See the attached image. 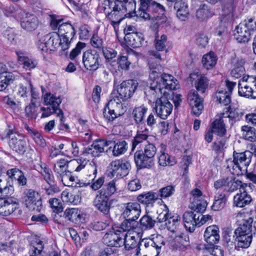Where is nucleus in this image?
Listing matches in <instances>:
<instances>
[{"instance_id":"nucleus-1","label":"nucleus","mask_w":256,"mask_h":256,"mask_svg":"<svg viewBox=\"0 0 256 256\" xmlns=\"http://www.w3.org/2000/svg\"><path fill=\"white\" fill-rule=\"evenodd\" d=\"M150 86L145 92L154 98L158 96L159 94L166 95L164 89L174 90L176 88L177 80L170 74H164L154 70L150 74Z\"/></svg>"},{"instance_id":"nucleus-2","label":"nucleus","mask_w":256,"mask_h":256,"mask_svg":"<svg viewBox=\"0 0 256 256\" xmlns=\"http://www.w3.org/2000/svg\"><path fill=\"white\" fill-rule=\"evenodd\" d=\"M139 7L136 11V16L144 20L152 22L161 20L162 24L166 21L164 6L154 0H138Z\"/></svg>"},{"instance_id":"nucleus-3","label":"nucleus","mask_w":256,"mask_h":256,"mask_svg":"<svg viewBox=\"0 0 256 256\" xmlns=\"http://www.w3.org/2000/svg\"><path fill=\"white\" fill-rule=\"evenodd\" d=\"M253 222L252 218L246 217L235 230L233 237H236L238 247L246 248L250 246L252 236L256 233V226L253 225Z\"/></svg>"},{"instance_id":"nucleus-4","label":"nucleus","mask_w":256,"mask_h":256,"mask_svg":"<svg viewBox=\"0 0 256 256\" xmlns=\"http://www.w3.org/2000/svg\"><path fill=\"white\" fill-rule=\"evenodd\" d=\"M103 7L106 18L115 28L124 18V9L122 0H104Z\"/></svg>"},{"instance_id":"nucleus-5","label":"nucleus","mask_w":256,"mask_h":256,"mask_svg":"<svg viewBox=\"0 0 256 256\" xmlns=\"http://www.w3.org/2000/svg\"><path fill=\"white\" fill-rule=\"evenodd\" d=\"M68 42H64L63 38L56 32H50L42 36L38 42V48L42 52L55 50L58 48L64 51L70 47Z\"/></svg>"},{"instance_id":"nucleus-6","label":"nucleus","mask_w":256,"mask_h":256,"mask_svg":"<svg viewBox=\"0 0 256 256\" xmlns=\"http://www.w3.org/2000/svg\"><path fill=\"white\" fill-rule=\"evenodd\" d=\"M50 25L52 30H56L58 27L57 33L62 37L64 42H68L70 45V42L76 34L74 26L70 22H63L60 24L62 19L60 18L58 16L50 15Z\"/></svg>"},{"instance_id":"nucleus-7","label":"nucleus","mask_w":256,"mask_h":256,"mask_svg":"<svg viewBox=\"0 0 256 256\" xmlns=\"http://www.w3.org/2000/svg\"><path fill=\"white\" fill-rule=\"evenodd\" d=\"M154 144L150 142L145 144L144 152L137 150L134 154L136 166L140 168H150L154 164V156L156 152Z\"/></svg>"},{"instance_id":"nucleus-8","label":"nucleus","mask_w":256,"mask_h":256,"mask_svg":"<svg viewBox=\"0 0 256 256\" xmlns=\"http://www.w3.org/2000/svg\"><path fill=\"white\" fill-rule=\"evenodd\" d=\"M126 110L119 97H116L109 100L103 112L104 117L108 121H112L119 116L123 115Z\"/></svg>"},{"instance_id":"nucleus-9","label":"nucleus","mask_w":256,"mask_h":256,"mask_svg":"<svg viewBox=\"0 0 256 256\" xmlns=\"http://www.w3.org/2000/svg\"><path fill=\"white\" fill-rule=\"evenodd\" d=\"M44 102L46 105H50V106L40 108V110L42 112L41 118H47L54 112L57 114L58 116L62 114V110L58 108L62 102L60 96H57L50 93H46L44 96Z\"/></svg>"},{"instance_id":"nucleus-10","label":"nucleus","mask_w":256,"mask_h":256,"mask_svg":"<svg viewBox=\"0 0 256 256\" xmlns=\"http://www.w3.org/2000/svg\"><path fill=\"white\" fill-rule=\"evenodd\" d=\"M238 86L240 96L256 98V77L244 76L239 80Z\"/></svg>"},{"instance_id":"nucleus-11","label":"nucleus","mask_w":256,"mask_h":256,"mask_svg":"<svg viewBox=\"0 0 256 256\" xmlns=\"http://www.w3.org/2000/svg\"><path fill=\"white\" fill-rule=\"evenodd\" d=\"M173 108L172 104L166 95L158 98L156 101L154 109L157 116L163 120H166L171 114Z\"/></svg>"},{"instance_id":"nucleus-12","label":"nucleus","mask_w":256,"mask_h":256,"mask_svg":"<svg viewBox=\"0 0 256 256\" xmlns=\"http://www.w3.org/2000/svg\"><path fill=\"white\" fill-rule=\"evenodd\" d=\"M6 136L9 138V146L19 154H24L26 150V142L23 136L9 130Z\"/></svg>"},{"instance_id":"nucleus-13","label":"nucleus","mask_w":256,"mask_h":256,"mask_svg":"<svg viewBox=\"0 0 256 256\" xmlns=\"http://www.w3.org/2000/svg\"><path fill=\"white\" fill-rule=\"evenodd\" d=\"M138 86V83L133 80L123 81L117 88L118 97L122 101L126 100L132 97Z\"/></svg>"},{"instance_id":"nucleus-14","label":"nucleus","mask_w":256,"mask_h":256,"mask_svg":"<svg viewBox=\"0 0 256 256\" xmlns=\"http://www.w3.org/2000/svg\"><path fill=\"white\" fill-rule=\"evenodd\" d=\"M242 182L236 179L234 176H228L226 178L218 180L214 182V187L218 190L223 188L222 192H233L238 188Z\"/></svg>"},{"instance_id":"nucleus-15","label":"nucleus","mask_w":256,"mask_h":256,"mask_svg":"<svg viewBox=\"0 0 256 256\" xmlns=\"http://www.w3.org/2000/svg\"><path fill=\"white\" fill-rule=\"evenodd\" d=\"M25 204L30 210L40 212L42 207L41 198L38 192L29 189L24 192Z\"/></svg>"},{"instance_id":"nucleus-16","label":"nucleus","mask_w":256,"mask_h":256,"mask_svg":"<svg viewBox=\"0 0 256 256\" xmlns=\"http://www.w3.org/2000/svg\"><path fill=\"white\" fill-rule=\"evenodd\" d=\"M120 230L113 228L106 233L102 238L103 243L109 246H120L123 244V238L125 236V234Z\"/></svg>"},{"instance_id":"nucleus-17","label":"nucleus","mask_w":256,"mask_h":256,"mask_svg":"<svg viewBox=\"0 0 256 256\" xmlns=\"http://www.w3.org/2000/svg\"><path fill=\"white\" fill-rule=\"evenodd\" d=\"M224 88H220L215 94V98L220 104L224 106H227L231 102L230 94L234 87L236 85V82L229 80L225 82Z\"/></svg>"},{"instance_id":"nucleus-18","label":"nucleus","mask_w":256,"mask_h":256,"mask_svg":"<svg viewBox=\"0 0 256 256\" xmlns=\"http://www.w3.org/2000/svg\"><path fill=\"white\" fill-rule=\"evenodd\" d=\"M110 172L112 176L124 177L127 176L130 168V164L128 161L116 160L110 163Z\"/></svg>"},{"instance_id":"nucleus-19","label":"nucleus","mask_w":256,"mask_h":256,"mask_svg":"<svg viewBox=\"0 0 256 256\" xmlns=\"http://www.w3.org/2000/svg\"><path fill=\"white\" fill-rule=\"evenodd\" d=\"M100 60L99 54L95 50H87L83 54L82 62L88 70H96L99 67Z\"/></svg>"},{"instance_id":"nucleus-20","label":"nucleus","mask_w":256,"mask_h":256,"mask_svg":"<svg viewBox=\"0 0 256 256\" xmlns=\"http://www.w3.org/2000/svg\"><path fill=\"white\" fill-rule=\"evenodd\" d=\"M141 212V206L138 202H129L124 204L122 216L124 218L137 220Z\"/></svg>"},{"instance_id":"nucleus-21","label":"nucleus","mask_w":256,"mask_h":256,"mask_svg":"<svg viewBox=\"0 0 256 256\" xmlns=\"http://www.w3.org/2000/svg\"><path fill=\"white\" fill-rule=\"evenodd\" d=\"M187 100L192 108V112L196 116H199L204 109V106L202 99L199 96L197 92L190 90L188 94Z\"/></svg>"},{"instance_id":"nucleus-22","label":"nucleus","mask_w":256,"mask_h":256,"mask_svg":"<svg viewBox=\"0 0 256 256\" xmlns=\"http://www.w3.org/2000/svg\"><path fill=\"white\" fill-rule=\"evenodd\" d=\"M18 204L12 197L0 198V215L8 216L17 208Z\"/></svg>"},{"instance_id":"nucleus-23","label":"nucleus","mask_w":256,"mask_h":256,"mask_svg":"<svg viewBox=\"0 0 256 256\" xmlns=\"http://www.w3.org/2000/svg\"><path fill=\"white\" fill-rule=\"evenodd\" d=\"M110 203L109 198L106 196L97 192L96 197L93 201L94 206L100 212L106 215L109 214L110 210Z\"/></svg>"},{"instance_id":"nucleus-24","label":"nucleus","mask_w":256,"mask_h":256,"mask_svg":"<svg viewBox=\"0 0 256 256\" xmlns=\"http://www.w3.org/2000/svg\"><path fill=\"white\" fill-rule=\"evenodd\" d=\"M220 230L216 225H212L207 227L204 231V238L207 243L214 246L220 240Z\"/></svg>"},{"instance_id":"nucleus-25","label":"nucleus","mask_w":256,"mask_h":256,"mask_svg":"<svg viewBox=\"0 0 256 256\" xmlns=\"http://www.w3.org/2000/svg\"><path fill=\"white\" fill-rule=\"evenodd\" d=\"M149 137L148 130L144 128V130H138L136 134L132 140V150L134 151L135 148H140L142 145L149 142L148 139Z\"/></svg>"},{"instance_id":"nucleus-26","label":"nucleus","mask_w":256,"mask_h":256,"mask_svg":"<svg viewBox=\"0 0 256 256\" xmlns=\"http://www.w3.org/2000/svg\"><path fill=\"white\" fill-rule=\"evenodd\" d=\"M38 24V19L33 14L26 13L21 19L20 25L22 28L28 31L34 30Z\"/></svg>"},{"instance_id":"nucleus-27","label":"nucleus","mask_w":256,"mask_h":256,"mask_svg":"<svg viewBox=\"0 0 256 256\" xmlns=\"http://www.w3.org/2000/svg\"><path fill=\"white\" fill-rule=\"evenodd\" d=\"M182 218L186 228L190 232H194L196 226H198L197 213L192 211L186 212Z\"/></svg>"},{"instance_id":"nucleus-28","label":"nucleus","mask_w":256,"mask_h":256,"mask_svg":"<svg viewBox=\"0 0 256 256\" xmlns=\"http://www.w3.org/2000/svg\"><path fill=\"white\" fill-rule=\"evenodd\" d=\"M189 246V236L186 232H182L175 236L172 246L176 250L184 251Z\"/></svg>"},{"instance_id":"nucleus-29","label":"nucleus","mask_w":256,"mask_h":256,"mask_svg":"<svg viewBox=\"0 0 256 256\" xmlns=\"http://www.w3.org/2000/svg\"><path fill=\"white\" fill-rule=\"evenodd\" d=\"M144 244L146 248L151 247L156 249V256L158 255L160 249L165 244L163 237L161 236H158L152 239H144L140 242V245Z\"/></svg>"},{"instance_id":"nucleus-30","label":"nucleus","mask_w":256,"mask_h":256,"mask_svg":"<svg viewBox=\"0 0 256 256\" xmlns=\"http://www.w3.org/2000/svg\"><path fill=\"white\" fill-rule=\"evenodd\" d=\"M233 157L237 164L240 165L242 168L246 169L247 166L250 164L252 158V154L250 151H245L244 152H237L234 151Z\"/></svg>"},{"instance_id":"nucleus-31","label":"nucleus","mask_w":256,"mask_h":256,"mask_svg":"<svg viewBox=\"0 0 256 256\" xmlns=\"http://www.w3.org/2000/svg\"><path fill=\"white\" fill-rule=\"evenodd\" d=\"M124 38L127 44L133 48H140L144 42L143 35L141 33L128 34Z\"/></svg>"},{"instance_id":"nucleus-32","label":"nucleus","mask_w":256,"mask_h":256,"mask_svg":"<svg viewBox=\"0 0 256 256\" xmlns=\"http://www.w3.org/2000/svg\"><path fill=\"white\" fill-rule=\"evenodd\" d=\"M123 244L126 250H133L135 255L138 254L140 242H137L134 236H128L125 234V236L123 238Z\"/></svg>"},{"instance_id":"nucleus-33","label":"nucleus","mask_w":256,"mask_h":256,"mask_svg":"<svg viewBox=\"0 0 256 256\" xmlns=\"http://www.w3.org/2000/svg\"><path fill=\"white\" fill-rule=\"evenodd\" d=\"M68 166V162L64 159H60L54 166V170L56 172L62 176V181H66L67 178V171Z\"/></svg>"},{"instance_id":"nucleus-34","label":"nucleus","mask_w":256,"mask_h":256,"mask_svg":"<svg viewBox=\"0 0 256 256\" xmlns=\"http://www.w3.org/2000/svg\"><path fill=\"white\" fill-rule=\"evenodd\" d=\"M236 32L234 33V36L235 38L238 42H248L250 38V32L247 31L244 28L243 25L239 24L236 28Z\"/></svg>"},{"instance_id":"nucleus-35","label":"nucleus","mask_w":256,"mask_h":256,"mask_svg":"<svg viewBox=\"0 0 256 256\" xmlns=\"http://www.w3.org/2000/svg\"><path fill=\"white\" fill-rule=\"evenodd\" d=\"M6 174L10 178L17 180L19 185L23 186L26 184L27 180L24 172L18 168H14L8 170Z\"/></svg>"},{"instance_id":"nucleus-36","label":"nucleus","mask_w":256,"mask_h":256,"mask_svg":"<svg viewBox=\"0 0 256 256\" xmlns=\"http://www.w3.org/2000/svg\"><path fill=\"white\" fill-rule=\"evenodd\" d=\"M226 194L224 192H218L214 196V200L212 206L214 210H220L224 208L227 202Z\"/></svg>"},{"instance_id":"nucleus-37","label":"nucleus","mask_w":256,"mask_h":256,"mask_svg":"<svg viewBox=\"0 0 256 256\" xmlns=\"http://www.w3.org/2000/svg\"><path fill=\"white\" fill-rule=\"evenodd\" d=\"M224 121L225 120L222 116L212 122L210 128L217 135L220 136H224L226 132Z\"/></svg>"},{"instance_id":"nucleus-38","label":"nucleus","mask_w":256,"mask_h":256,"mask_svg":"<svg viewBox=\"0 0 256 256\" xmlns=\"http://www.w3.org/2000/svg\"><path fill=\"white\" fill-rule=\"evenodd\" d=\"M216 56L212 52L204 54L202 60L204 67L206 70L212 68L216 64Z\"/></svg>"},{"instance_id":"nucleus-39","label":"nucleus","mask_w":256,"mask_h":256,"mask_svg":"<svg viewBox=\"0 0 256 256\" xmlns=\"http://www.w3.org/2000/svg\"><path fill=\"white\" fill-rule=\"evenodd\" d=\"M252 198L248 194H237L234 198V204L240 208H242L250 204Z\"/></svg>"},{"instance_id":"nucleus-40","label":"nucleus","mask_w":256,"mask_h":256,"mask_svg":"<svg viewBox=\"0 0 256 256\" xmlns=\"http://www.w3.org/2000/svg\"><path fill=\"white\" fill-rule=\"evenodd\" d=\"M227 109V112H228V115L224 116L225 114L223 113L222 114V116L224 119H226L225 120L228 119L231 124H232L236 120H238L243 115V112L238 108H231L229 106Z\"/></svg>"},{"instance_id":"nucleus-41","label":"nucleus","mask_w":256,"mask_h":256,"mask_svg":"<svg viewBox=\"0 0 256 256\" xmlns=\"http://www.w3.org/2000/svg\"><path fill=\"white\" fill-rule=\"evenodd\" d=\"M166 226L168 230L172 232H176L178 230L180 226V217L178 216H170L167 222H166Z\"/></svg>"},{"instance_id":"nucleus-42","label":"nucleus","mask_w":256,"mask_h":256,"mask_svg":"<svg viewBox=\"0 0 256 256\" xmlns=\"http://www.w3.org/2000/svg\"><path fill=\"white\" fill-rule=\"evenodd\" d=\"M207 205V202L204 199L200 198L192 200L190 206L191 209L194 210L193 212L202 213L206 210Z\"/></svg>"},{"instance_id":"nucleus-43","label":"nucleus","mask_w":256,"mask_h":256,"mask_svg":"<svg viewBox=\"0 0 256 256\" xmlns=\"http://www.w3.org/2000/svg\"><path fill=\"white\" fill-rule=\"evenodd\" d=\"M116 182V181L115 180H111L106 184L102 188L98 190V192L110 198L114 194L117 190Z\"/></svg>"},{"instance_id":"nucleus-44","label":"nucleus","mask_w":256,"mask_h":256,"mask_svg":"<svg viewBox=\"0 0 256 256\" xmlns=\"http://www.w3.org/2000/svg\"><path fill=\"white\" fill-rule=\"evenodd\" d=\"M138 222L136 220H129V218H126L124 220L120 226L118 228V230H120V232L125 234L124 232H128L131 230H134L138 228Z\"/></svg>"},{"instance_id":"nucleus-45","label":"nucleus","mask_w":256,"mask_h":256,"mask_svg":"<svg viewBox=\"0 0 256 256\" xmlns=\"http://www.w3.org/2000/svg\"><path fill=\"white\" fill-rule=\"evenodd\" d=\"M16 54L18 62L24 65V68L26 70H30L36 67V62L28 57L24 56L22 52H16Z\"/></svg>"},{"instance_id":"nucleus-46","label":"nucleus","mask_w":256,"mask_h":256,"mask_svg":"<svg viewBox=\"0 0 256 256\" xmlns=\"http://www.w3.org/2000/svg\"><path fill=\"white\" fill-rule=\"evenodd\" d=\"M245 62L244 59H238L234 65V68L231 71V75L236 78H239L244 74V64Z\"/></svg>"},{"instance_id":"nucleus-47","label":"nucleus","mask_w":256,"mask_h":256,"mask_svg":"<svg viewBox=\"0 0 256 256\" xmlns=\"http://www.w3.org/2000/svg\"><path fill=\"white\" fill-rule=\"evenodd\" d=\"M160 152V154L158 157V163L160 166H173L176 163L175 158L170 157L168 154L162 150Z\"/></svg>"},{"instance_id":"nucleus-48","label":"nucleus","mask_w":256,"mask_h":256,"mask_svg":"<svg viewBox=\"0 0 256 256\" xmlns=\"http://www.w3.org/2000/svg\"><path fill=\"white\" fill-rule=\"evenodd\" d=\"M138 202L148 204L153 201L158 200V195L156 192H149L145 194H142L138 195L137 198Z\"/></svg>"},{"instance_id":"nucleus-49","label":"nucleus","mask_w":256,"mask_h":256,"mask_svg":"<svg viewBox=\"0 0 256 256\" xmlns=\"http://www.w3.org/2000/svg\"><path fill=\"white\" fill-rule=\"evenodd\" d=\"M146 111L147 108L144 106L136 107L134 109L132 114L136 124H140L143 121Z\"/></svg>"},{"instance_id":"nucleus-50","label":"nucleus","mask_w":256,"mask_h":256,"mask_svg":"<svg viewBox=\"0 0 256 256\" xmlns=\"http://www.w3.org/2000/svg\"><path fill=\"white\" fill-rule=\"evenodd\" d=\"M114 146L112 150L113 155L118 156L126 152L128 149V144L125 140L118 141L117 142H114Z\"/></svg>"},{"instance_id":"nucleus-51","label":"nucleus","mask_w":256,"mask_h":256,"mask_svg":"<svg viewBox=\"0 0 256 256\" xmlns=\"http://www.w3.org/2000/svg\"><path fill=\"white\" fill-rule=\"evenodd\" d=\"M78 211V209L74 208H67L64 211L63 216L68 220L76 222L78 221V219L80 220L81 217Z\"/></svg>"},{"instance_id":"nucleus-52","label":"nucleus","mask_w":256,"mask_h":256,"mask_svg":"<svg viewBox=\"0 0 256 256\" xmlns=\"http://www.w3.org/2000/svg\"><path fill=\"white\" fill-rule=\"evenodd\" d=\"M88 160L86 158L74 159L68 162L70 166L75 172H80L88 164Z\"/></svg>"},{"instance_id":"nucleus-53","label":"nucleus","mask_w":256,"mask_h":256,"mask_svg":"<svg viewBox=\"0 0 256 256\" xmlns=\"http://www.w3.org/2000/svg\"><path fill=\"white\" fill-rule=\"evenodd\" d=\"M14 76L12 73L6 74V75L0 76V91H3L6 89L8 86L13 82Z\"/></svg>"},{"instance_id":"nucleus-54","label":"nucleus","mask_w":256,"mask_h":256,"mask_svg":"<svg viewBox=\"0 0 256 256\" xmlns=\"http://www.w3.org/2000/svg\"><path fill=\"white\" fill-rule=\"evenodd\" d=\"M167 43V36L166 35L162 34L160 36L158 35L156 36L154 46L158 51L165 50Z\"/></svg>"},{"instance_id":"nucleus-55","label":"nucleus","mask_w":256,"mask_h":256,"mask_svg":"<svg viewBox=\"0 0 256 256\" xmlns=\"http://www.w3.org/2000/svg\"><path fill=\"white\" fill-rule=\"evenodd\" d=\"M156 220L148 214L144 215L140 220V226L145 230L151 229L154 226Z\"/></svg>"},{"instance_id":"nucleus-56","label":"nucleus","mask_w":256,"mask_h":256,"mask_svg":"<svg viewBox=\"0 0 256 256\" xmlns=\"http://www.w3.org/2000/svg\"><path fill=\"white\" fill-rule=\"evenodd\" d=\"M174 192V188L172 186H168L160 188L158 192H156L158 195V199L166 198L170 196Z\"/></svg>"},{"instance_id":"nucleus-57","label":"nucleus","mask_w":256,"mask_h":256,"mask_svg":"<svg viewBox=\"0 0 256 256\" xmlns=\"http://www.w3.org/2000/svg\"><path fill=\"white\" fill-rule=\"evenodd\" d=\"M112 142L111 140H96L92 143V146L95 148L97 152L100 156V154L104 152V147L107 146Z\"/></svg>"},{"instance_id":"nucleus-58","label":"nucleus","mask_w":256,"mask_h":256,"mask_svg":"<svg viewBox=\"0 0 256 256\" xmlns=\"http://www.w3.org/2000/svg\"><path fill=\"white\" fill-rule=\"evenodd\" d=\"M208 85V80L204 76H201L195 83L196 90L202 93L204 92Z\"/></svg>"},{"instance_id":"nucleus-59","label":"nucleus","mask_w":256,"mask_h":256,"mask_svg":"<svg viewBox=\"0 0 256 256\" xmlns=\"http://www.w3.org/2000/svg\"><path fill=\"white\" fill-rule=\"evenodd\" d=\"M123 3V9H124V16L126 14H130L134 12L136 14V2L135 0H122Z\"/></svg>"},{"instance_id":"nucleus-60","label":"nucleus","mask_w":256,"mask_h":256,"mask_svg":"<svg viewBox=\"0 0 256 256\" xmlns=\"http://www.w3.org/2000/svg\"><path fill=\"white\" fill-rule=\"evenodd\" d=\"M62 195L63 200L66 202L76 204L80 201V198L78 194H72L70 192H63Z\"/></svg>"},{"instance_id":"nucleus-61","label":"nucleus","mask_w":256,"mask_h":256,"mask_svg":"<svg viewBox=\"0 0 256 256\" xmlns=\"http://www.w3.org/2000/svg\"><path fill=\"white\" fill-rule=\"evenodd\" d=\"M227 169H228L231 174L234 175L236 174H238L239 173V171H242V167L237 164L236 162H234V160H228L226 161Z\"/></svg>"},{"instance_id":"nucleus-62","label":"nucleus","mask_w":256,"mask_h":256,"mask_svg":"<svg viewBox=\"0 0 256 256\" xmlns=\"http://www.w3.org/2000/svg\"><path fill=\"white\" fill-rule=\"evenodd\" d=\"M210 16H211L210 11L206 5H203L196 12V16L200 20H204Z\"/></svg>"},{"instance_id":"nucleus-63","label":"nucleus","mask_w":256,"mask_h":256,"mask_svg":"<svg viewBox=\"0 0 256 256\" xmlns=\"http://www.w3.org/2000/svg\"><path fill=\"white\" fill-rule=\"evenodd\" d=\"M86 46V44L84 42H78L76 48H74L70 52V58L72 60L76 61L77 56L80 54L82 50Z\"/></svg>"},{"instance_id":"nucleus-64","label":"nucleus","mask_w":256,"mask_h":256,"mask_svg":"<svg viewBox=\"0 0 256 256\" xmlns=\"http://www.w3.org/2000/svg\"><path fill=\"white\" fill-rule=\"evenodd\" d=\"M49 204L54 212L60 213L62 212L63 208L60 200L56 198H52L49 200Z\"/></svg>"}]
</instances>
